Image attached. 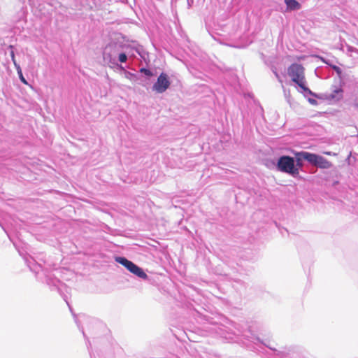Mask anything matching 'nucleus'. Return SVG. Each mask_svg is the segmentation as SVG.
Wrapping results in <instances>:
<instances>
[{"mask_svg": "<svg viewBox=\"0 0 358 358\" xmlns=\"http://www.w3.org/2000/svg\"><path fill=\"white\" fill-rule=\"evenodd\" d=\"M129 47L118 43H113L107 45L103 51V58L106 64L110 67L117 66V62L124 63L127 60V53Z\"/></svg>", "mask_w": 358, "mask_h": 358, "instance_id": "1", "label": "nucleus"}, {"mask_svg": "<svg viewBox=\"0 0 358 358\" xmlns=\"http://www.w3.org/2000/svg\"><path fill=\"white\" fill-rule=\"evenodd\" d=\"M288 75L291 77L292 80L301 89L299 91L304 95H313L311 90L306 87V81L304 74V68L298 64H292L287 70Z\"/></svg>", "mask_w": 358, "mask_h": 358, "instance_id": "2", "label": "nucleus"}, {"mask_svg": "<svg viewBox=\"0 0 358 358\" xmlns=\"http://www.w3.org/2000/svg\"><path fill=\"white\" fill-rule=\"evenodd\" d=\"M277 169L278 171L288 173L293 177H296L299 174V168L295 166L294 157L283 155L279 157L277 162Z\"/></svg>", "mask_w": 358, "mask_h": 358, "instance_id": "3", "label": "nucleus"}, {"mask_svg": "<svg viewBox=\"0 0 358 358\" xmlns=\"http://www.w3.org/2000/svg\"><path fill=\"white\" fill-rule=\"evenodd\" d=\"M301 155L304 160L320 169H329L332 166L331 163L322 156L310 152H303Z\"/></svg>", "mask_w": 358, "mask_h": 358, "instance_id": "4", "label": "nucleus"}, {"mask_svg": "<svg viewBox=\"0 0 358 358\" xmlns=\"http://www.w3.org/2000/svg\"><path fill=\"white\" fill-rule=\"evenodd\" d=\"M115 261L117 263L124 266L131 273L139 277L140 278L144 280L148 278V275L143 271V270L141 268L134 264L132 262L128 260L127 258L123 257H117L115 258Z\"/></svg>", "mask_w": 358, "mask_h": 358, "instance_id": "5", "label": "nucleus"}, {"mask_svg": "<svg viewBox=\"0 0 358 358\" xmlns=\"http://www.w3.org/2000/svg\"><path fill=\"white\" fill-rule=\"evenodd\" d=\"M171 83L169 78L165 73H162L156 83L152 86V90L157 93L162 94L170 86Z\"/></svg>", "mask_w": 358, "mask_h": 358, "instance_id": "6", "label": "nucleus"}, {"mask_svg": "<svg viewBox=\"0 0 358 358\" xmlns=\"http://www.w3.org/2000/svg\"><path fill=\"white\" fill-rule=\"evenodd\" d=\"M288 10H297L301 8V4L296 0H284Z\"/></svg>", "mask_w": 358, "mask_h": 358, "instance_id": "7", "label": "nucleus"}, {"mask_svg": "<svg viewBox=\"0 0 358 358\" xmlns=\"http://www.w3.org/2000/svg\"><path fill=\"white\" fill-rule=\"evenodd\" d=\"M139 56L146 62H149L148 53L141 45H135L133 47Z\"/></svg>", "mask_w": 358, "mask_h": 358, "instance_id": "8", "label": "nucleus"}, {"mask_svg": "<svg viewBox=\"0 0 358 358\" xmlns=\"http://www.w3.org/2000/svg\"><path fill=\"white\" fill-rule=\"evenodd\" d=\"M303 152H306L305 151H301V152H296L295 154V156H296V164H295V166H296V167H298L299 169L301 168V166H303L302 160L304 159L302 157V155H301L302 153H303Z\"/></svg>", "mask_w": 358, "mask_h": 358, "instance_id": "9", "label": "nucleus"}, {"mask_svg": "<svg viewBox=\"0 0 358 358\" xmlns=\"http://www.w3.org/2000/svg\"><path fill=\"white\" fill-rule=\"evenodd\" d=\"M140 72L144 73L148 77H151L153 75L152 72L150 70L147 69L145 68H141L140 69Z\"/></svg>", "mask_w": 358, "mask_h": 358, "instance_id": "10", "label": "nucleus"}, {"mask_svg": "<svg viewBox=\"0 0 358 358\" xmlns=\"http://www.w3.org/2000/svg\"><path fill=\"white\" fill-rule=\"evenodd\" d=\"M125 78L129 80H131L133 77H134V75L129 71H125Z\"/></svg>", "mask_w": 358, "mask_h": 358, "instance_id": "11", "label": "nucleus"}, {"mask_svg": "<svg viewBox=\"0 0 358 358\" xmlns=\"http://www.w3.org/2000/svg\"><path fill=\"white\" fill-rule=\"evenodd\" d=\"M19 75V77H20V80L24 83V84H27V80H25V78L23 77V75H22V73L21 72V75L20 74H18Z\"/></svg>", "mask_w": 358, "mask_h": 358, "instance_id": "12", "label": "nucleus"}, {"mask_svg": "<svg viewBox=\"0 0 358 358\" xmlns=\"http://www.w3.org/2000/svg\"><path fill=\"white\" fill-rule=\"evenodd\" d=\"M296 348H292V349L289 350V352H295V351L296 352ZM292 353L290 352H287V354H285V355H291ZM294 355V353H292V355Z\"/></svg>", "mask_w": 358, "mask_h": 358, "instance_id": "13", "label": "nucleus"}, {"mask_svg": "<svg viewBox=\"0 0 358 358\" xmlns=\"http://www.w3.org/2000/svg\"><path fill=\"white\" fill-rule=\"evenodd\" d=\"M15 69H16V71H17V73L21 75L22 69H21L20 66V65H17V66L15 67Z\"/></svg>", "mask_w": 358, "mask_h": 358, "instance_id": "14", "label": "nucleus"}, {"mask_svg": "<svg viewBox=\"0 0 358 358\" xmlns=\"http://www.w3.org/2000/svg\"><path fill=\"white\" fill-rule=\"evenodd\" d=\"M324 154H325L327 155H333V156L336 155V153H334V152H324Z\"/></svg>", "mask_w": 358, "mask_h": 358, "instance_id": "15", "label": "nucleus"}, {"mask_svg": "<svg viewBox=\"0 0 358 358\" xmlns=\"http://www.w3.org/2000/svg\"><path fill=\"white\" fill-rule=\"evenodd\" d=\"M10 56H11L12 62L15 61V54H14V52L13 50L10 52Z\"/></svg>", "mask_w": 358, "mask_h": 358, "instance_id": "16", "label": "nucleus"}, {"mask_svg": "<svg viewBox=\"0 0 358 358\" xmlns=\"http://www.w3.org/2000/svg\"><path fill=\"white\" fill-rule=\"evenodd\" d=\"M274 73H275V76H276V78H278V80H279V82L282 83V80H281L278 73L276 71H274Z\"/></svg>", "mask_w": 358, "mask_h": 358, "instance_id": "17", "label": "nucleus"}, {"mask_svg": "<svg viewBox=\"0 0 358 358\" xmlns=\"http://www.w3.org/2000/svg\"><path fill=\"white\" fill-rule=\"evenodd\" d=\"M13 62L15 67H16L17 65H20L19 64L17 63L16 60L13 61Z\"/></svg>", "mask_w": 358, "mask_h": 358, "instance_id": "18", "label": "nucleus"}, {"mask_svg": "<svg viewBox=\"0 0 358 358\" xmlns=\"http://www.w3.org/2000/svg\"><path fill=\"white\" fill-rule=\"evenodd\" d=\"M309 101H310V103H314V102H315V100H313H313H312V99H309Z\"/></svg>", "mask_w": 358, "mask_h": 358, "instance_id": "19", "label": "nucleus"}, {"mask_svg": "<svg viewBox=\"0 0 358 358\" xmlns=\"http://www.w3.org/2000/svg\"><path fill=\"white\" fill-rule=\"evenodd\" d=\"M227 339H233L231 336L227 337Z\"/></svg>", "mask_w": 358, "mask_h": 358, "instance_id": "20", "label": "nucleus"}, {"mask_svg": "<svg viewBox=\"0 0 358 358\" xmlns=\"http://www.w3.org/2000/svg\"><path fill=\"white\" fill-rule=\"evenodd\" d=\"M335 69L338 70V67H334Z\"/></svg>", "mask_w": 358, "mask_h": 358, "instance_id": "21", "label": "nucleus"}, {"mask_svg": "<svg viewBox=\"0 0 358 358\" xmlns=\"http://www.w3.org/2000/svg\"><path fill=\"white\" fill-rule=\"evenodd\" d=\"M357 108H358V104H357Z\"/></svg>", "mask_w": 358, "mask_h": 358, "instance_id": "22", "label": "nucleus"}]
</instances>
